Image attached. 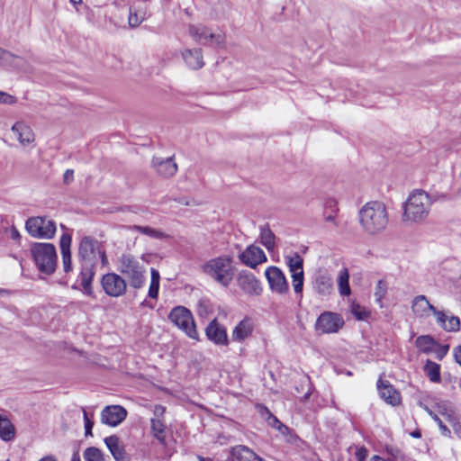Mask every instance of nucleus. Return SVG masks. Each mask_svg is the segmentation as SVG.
<instances>
[{
  "mask_svg": "<svg viewBox=\"0 0 461 461\" xmlns=\"http://www.w3.org/2000/svg\"><path fill=\"white\" fill-rule=\"evenodd\" d=\"M78 258L81 264L80 281L85 292H92L91 282L95 275V267L98 260L103 266L108 263L105 251L101 249L97 240L91 237H84L78 246Z\"/></svg>",
  "mask_w": 461,
  "mask_h": 461,
  "instance_id": "1",
  "label": "nucleus"
},
{
  "mask_svg": "<svg viewBox=\"0 0 461 461\" xmlns=\"http://www.w3.org/2000/svg\"><path fill=\"white\" fill-rule=\"evenodd\" d=\"M358 221L362 230L368 235L383 232L389 222L385 203L377 200L366 203L358 211Z\"/></svg>",
  "mask_w": 461,
  "mask_h": 461,
  "instance_id": "2",
  "label": "nucleus"
},
{
  "mask_svg": "<svg viewBox=\"0 0 461 461\" xmlns=\"http://www.w3.org/2000/svg\"><path fill=\"white\" fill-rule=\"evenodd\" d=\"M432 201L428 193L416 189L412 191L402 204L401 220L406 226L421 223L429 217Z\"/></svg>",
  "mask_w": 461,
  "mask_h": 461,
  "instance_id": "3",
  "label": "nucleus"
},
{
  "mask_svg": "<svg viewBox=\"0 0 461 461\" xmlns=\"http://www.w3.org/2000/svg\"><path fill=\"white\" fill-rule=\"evenodd\" d=\"M118 272L134 289H140L146 282L147 264L142 258L122 253L116 260Z\"/></svg>",
  "mask_w": 461,
  "mask_h": 461,
  "instance_id": "4",
  "label": "nucleus"
},
{
  "mask_svg": "<svg viewBox=\"0 0 461 461\" xmlns=\"http://www.w3.org/2000/svg\"><path fill=\"white\" fill-rule=\"evenodd\" d=\"M201 269L203 273L222 287H229L235 276L233 258L221 255L205 261Z\"/></svg>",
  "mask_w": 461,
  "mask_h": 461,
  "instance_id": "5",
  "label": "nucleus"
},
{
  "mask_svg": "<svg viewBox=\"0 0 461 461\" xmlns=\"http://www.w3.org/2000/svg\"><path fill=\"white\" fill-rule=\"evenodd\" d=\"M31 253L38 269L44 274H52L57 266L56 248L51 243L36 242Z\"/></svg>",
  "mask_w": 461,
  "mask_h": 461,
  "instance_id": "6",
  "label": "nucleus"
},
{
  "mask_svg": "<svg viewBox=\"0 0 461 461\" xmlns=\"http://www.w3.org/2000/svg\"><path fill=\"white\" fill-rule=\"evenodd\" d=\"M169 321L190 339L198 340L199 336L192 312L185 306L174 307L168 315Z\"/></svg>",
  "mask_w": 461,
  "mask_h": 461,
  "instance_id": "7",
  "label": "nucleus"
},
{
  "mask_svg": "<svg viewBox=\"0 0 461 461\" xmlns=\"http://www.w3.org/2000/svg\"><path fill=\"white\" fill-rule=\"evenodd\" d=\"M25 229L32 238L50 240L56 233V222L48 217H31L25 222Z\"/></svg>",
  "mask_w": 461,
  "mask_h": 461,
  "instance_id": "8",
  "label": "nucleus"
},
{
  "mask_svg": "<svg viewBox=\"0 0 461 461\" xmlns=\"http://www.w3.org/2000/svg\"><path fill=\"white\" fill-rule=\"evenodd\" d=\"M188 32L197 43L203 45L222 47L225 43V35L223 33L212 32L211 29L200 23L189 25Z\"/></svg>",
  "mask_w": 461,
  "mask_h": 461,
  "instance_id": "9",
  "label": "nucleus"
},
{
  "mask_svg": "<svg viewBox=\"0 0 461 461\" xmlns=\"http://www.w3.org/2000/svg\"><path fill=\"white\" fill-rule=\"evenodd\" d=\"M344 320L339 313L324 312L317 319L315 330L320 334L337 333L344 326Z\"/></svg>",
  "mask_w": 461,
  "mask_h": 461,
  "instance_id": "10",
  "label": "nucleus"
},
{
  "mask_svg": "<svg viewBox=\"0 0 461 461\" xmlns=\"http://www.w3.org/2000/svg\"><path fill=\"white\" fill-rule=\"evenodd\" d=\"M285 262L292 277V285L296 294H302L303 288V258L298 254L285 256Z\"/></svg>",
  "mask_w": 461,
  "mask_h": 461,
  "instance_id": "11",
  "label": "nucleus"
},
{
  "mask_svg": "<svg viewBox=\"0 0 461 461\" xmlns=\"http://www.w3.org/2000/svg\"><path fill=\"white\" fill-rule=\"evenodd\" d=\"M101 283L105 294L113 297L124 294L127 289L126 280L116 273L104 275Z\"/></svg>",
  "mask_w": 461,
  "mask_h": 461,
  "instance_id": "12",
  "label": "nucleus"
},
{
  "mask_svg": "<svg viewBox=\"0 0 461 461\" xmlns=\"http://www.w3.org/2000/svg\"><path fill=\"white\" fill-rule=\"evenodd\" d=\"M265 276L273 292L280 294L288 293V283L285 274L279 267L274 266L268 267L265 271Z\"/></svg>",
  "mask_w": 461,
  "mask_h": 461,
  "instance_id": "13",
  "label": "nucleus"
},
{
  "mask_svg": "<svg viewBox=\"0 0 461 461\" xmlns=\"http://www.w3.org/2000/svg\"><path fill=\"white\" fill-rule=\"evenodd\" d=\"M14 139L23 148L33 146L35 142V134L32 129L23 121L16 122L11 128Z\"/></svg>",
  "mask_w": 461,
  "mask_h": 461,
  "instance_id": "14",
  "label": "nucleus"
},
{
  "mask_svg": "<svg viewBox=\"0 0 461 461\" xmlns=\"http://www.w3.org/2000/svg\"><path fill=\"white\" fill-rule=\"evenodd\" d=\"M237 283L243 292L249 295H259L261 294L262 288L259 281L252 273L247 270L239 273Z\"/></svg>",
  "mask_w": 461,
  "mask_h": 461,
  "instance_id": "15",
  "label": "nucleus"
},
{
  "mask_svg": "<svg viewBox=\"0 0 461 461\" xmlns=\"http://www.w3.org/2000/svg\"><path fill=\"white\" fill-rule=\"evenodd\" d=\"M239 258L244 265L251 268H256L257 266L267 260L264 251L255 245L249 246L239 255Z\"/></svg>",
  "mask_w": 461,
  "mask_h": 461,
  "instance_id": "16",
  "label": "nucleus"
},
{
  "mask_svg": "<svg viewBox=\"0 0 461 461\" xmlns=\"http://www.w3.org/2000/svg\"><path fill=\"white\" fill-rule=\"evenodd\" d=\"M127 416V411L121 405H111L105 407L101 413L103 423L115 427L122 423Z\"/></svg>",
  "mask_w": 461,
  "mask_h": 461,
  "instance_id": "17",
  "label": "nucleus"
},
{
  "mask_svg": "<svg viewBox=\"0 0 461 461\" xmlns=\"http://www.w3.org/2000/svg\"><path fill=\"white\" fill-rule=\"evenodd\" d=\"M205 334L216 345L226 346L229 343L225 328L216 319L212 320L205 329Z\"/></svg>",
  "mask_w": 461,
  "mask_h": 461,
  "instance_id": "18",
  "label": "nucleus"
},
{
  "mask_svg": "<svg viewBox=\"0 0 461 461\" xmlns=\"http://www.w3.org/2000/svg\"><path fill=\"white\" fill-rule=\"evenodd\" d=\"M411 311L418 318H427L432 313L435 316V312L438 310L429 303L425 295H417L411 302Z\"/></svg>",
  "mask_w": 461,
  "mask_h": 461,
  "instance_id": "19",
  "label": "nucleus"
},
{
  "mask_svg": "<svg viewBox=\"0 0 461 461\" xmlns=\"http://www.w3.org/2000/svg\"><path fill=\"white\" fill-rule=\"evenodd\" d=\"M377 388L380 397L387 403L396 406L401 402L400 393L393 388L392 384L382 379L378 380Z\"/></svg>",
  "mask_w": 461,
  "mask_h": 461,
  "instance_id": "20",
  "label": "nucleus"
},
{
  "mask_svg": "<svg viewBox=\"0 0 461 461\" xmlns=\"http://www.w3.org/2000/svg\"><path fill=\"white\" fill-rule=\"evenodd\" d=\"M437 323L447 332H456L460 329V319L457 316L448 315L442 311L435 312Z\"/></svg>",
  "mask_w": 461,
  "mask_h": 461,
  "instance_id": "21",
  "label": "nucleus"
},
{
  "mask_svg": "<svg viewBox=\"0 0 461 461\" xmlns=\"http://www.w3.org/2000/svg\"><path fill=\"white\" fill-rule=\"evenodd\" d=\"M152 166L158 174L164 177H171L177 171V165L175 163L172 158L166 159L154 158L152 160Z\"/></svg>",
  "mask_w": 461,
  "mask_h": 461,
  "instance_id": "22",
  "label": "nucleus"
},
{
  "mask_svg": "<svg viewBox=\"0 0 461 461\" xmlns=\"http://www.w3.org/2000/svg\"><path fill=\"white\" fill-rule=\"evenodd\" d=\"M253 330V321L249 318H245L233 329L231 334L232 339L234 341L242 342L252 335Z\"/></svg>",
  "mask_w": 461,
  "mask_h": 461,
  "instance_id": "23",
  "label": "nucleus"
},
{
  "mask_svg": "<svg viewBox=\"0 0 461 461\" xmlns=\"http://www.w3.org/2000/svg\"><path fill=\"white\" fill-rule=\"evenodd\" d=\"M63 269L66 273L72 271V259H71V236L68 233L62 234L59 241Z\"/></svg>",
  "mask_w": 461,
  "mask_h": 461,
  "instance_id": "24",
  "label": "nucleus"
},
{
  "mask_svg": "<svg viewBox=\"0 0 461 461\" xmlns=\"http://www.w3.org/2000/svg\"><path fill=\"white\" fill-rule=\"evenodd\" d=\"M313 287L320 294H330L333 290V280L331 276L324 272L319 273L313 281Z\"/></svg>",
  "mask_w": 461,
  "mask_h": 461,
  "instance_id": "25",
  "label": "nucleus"
},
{
  "mask_svg": "<svg viewBox=\"0 0 461 461\" xmlns=\"http://www.w3.org/2000/svg\"><path fill=\"white\" fill-rule=\"evenodd\" d=\"M182 57L185 64L192 69H199L204 65L200 49H186L182 52Z\"/></svg>",
  "mask_w": 461,
  "mask_h": 461,
  "instance_id": "26",
  "label": "nucleus"
},
{
  "mask_svg": "<svg viewBox=\"0 0 461 461\" xmlns=\"http://www.w3.org/2000/svg\"><path fill=\"white\" fill-rule=\"evenodd\" d=\"M104 443L116 461H124V448L117 436L106 437Z\"/></svg>",
  "mask_w": 461,
  "mask_h": 461,
  "instance_id": "27",
  "label": "nucleus"
},
{
  "mask_svg": "<svg viewBox=\"0 0 461 461\" xmlns=\"http://www.w3.org/2000/svg\"><path fill=\"white\" fill-rule=\"evenodd\" d=\"M233 456L238 461H265L258 456L253 450L246 446H237L233 448Z\"/></svg>",
  "mask_w": 461,
  "mask_h": 461,
  "instance_id": "28",
  "label": "nucleus"
},
{
  "mask_svg": "<svg viewBox=\"0 0 461 461\" xmlns=\"http://www.w3.org/2000/svg\"><path fill=\"white\" fill-rule=\"evenodd\" d=\"M14 427L6 416L0 413V438L9 441L14 438Z\"/></svg>",
  "mask_w": 461,
  "mask_h": 461,
  "instance_id": "29",
  "label": "nucleus"
},
{
  "mask_svg": "<svg viewBox=\"0 0 461 461\" xmlns=\"http://www.w3.org/2000/svg\"><path fill=\"white\" fill-rule=\"evenodd\" d=\"M349 273L348 268H342L338 276V288L340 295L348 296L351 294V289L349 286Z\"/></svg>",
  "mask_w": 461,
  "mask_h": 461,
  "instance_id": "30",
  "label": "nucleus"
},
{
  "mask_svg": "<svg viewBox=\"0 0 461 461\" xmlns=\"http://www.w3.org/2000/svg\"><path fill=\"white\" fill-rule=\"evenodd\" d=\"M24 60L18 56L12 54L0 48V65H9L16 68H22Z\"/></svg>",
  "mask_w": 461,
  "mask_h": 461,
  "instance_id": "31",
  "label": "nucleus"
},
{
  "mask_svg": "<svg viewBox=\"0 0 461 461\" xmlns=\"http://www.w3.org/2000/svg\"><path fill=\"white\" fill-rule=\"evenodd\" d=\"M276 236L268 226H262L260 228V241L268 251L274 250L276 247Z\"/></svg>",
  "mask_w": 461,
  "mask_h": 461,
  "instance_id": "32",
  "label": "nucleus"
},
{
  "mask_svg": "<svg viewBox=\"0 0 461 461\" xmlns=\"http://www.w3.org/2000/svg\"><path fill=\"white\" fill-rule=\"evenodd\" d=\"M435 339L429 335L419 336L416 339V347L424 353H431L436 347Z\"/></svg>",
  "mask_w": 461,
  "mask_h": 461,
  "instance_id": "33",
  "label": "nucleus"
},
{
  "mask_svg": "<svg viewBox=\"0 0 461 461\" xmlns=\"http://www.w3.org/2000/svg\"><path fill=\"white\" fill-rule=\"evenodd\" d=\"M159 282H160V275L159 272L155 269L151 268L150 270V285L149 287V297L152 299H157L158 296V291H159Z\"/></svg>",
  "mask_w": 461,
  "mask_h": 461,
  "instance_id": "34",
  "label": "nucleus"
},
{
  "mask_svg": "<svg viewBox=\"0 0 461 461\" xmlns=\"http://www.w3.org/2000/svg\"><path fill=\"white\" fill-rule=\"evenodd\" d=\"M130 230H135L140 231V233L147 235L149 237L154 238V239H166L167 237V234L162 232L161 230L153 229L149 226H139V225H133L128 227Z\"/></svg>",
  "mask_w": 461,
  "mask_h": 461,
  "instance_id": "35",
  "label": "nucleus"
},
{
  "mask_svg": "<svg viewBox=\"0 0 461 461\" xmlns=\"http://www.w3.org/2000/svg\"><path fill=\"white\" fill-rule=\"evenodd\" d=\"M424 370L431 382L438 383L440 381V366L438 364L428 360Z\"/></svg>",
  "mask_w": 461,
  "mask_h": 461,
  "instance_id": "36",
  "label": "nucleus"
},
{
  "mask_svg": "<svg viewBox=\"0 0 461 461\" xmlns=\"http://www.w3.org/2000/svg\"><path fill=\"white\" fill-rule=\"evenodd\" d=\"M85 461H105L104 455L101 449L95 447H89L83 453Z\"/></svg>",
  "mask_w": 461,
  "mask_h": 461,
  "instance_id": "37",
  "label": "nucleus"
},
{
  "mask_svg": "<svg viewBox=\"0 0 461 461\" xmlns=\"http://www.w3.org/2000/svg\"><path fill=\"white\" fill-rule=\"evenodd\" d=\"M165 425L162 420L159 419H152L151 420V429L154 437L158 439L160 442H164L165 440Z\"/></svg>",
  "mask_w": 461,
  "mask_h": 461,
  "instance_id": "38",
  "label": "nucleus"
},
{
  "mask_svg": "<svg viewBox=\"0 0 461 461\" xmlns=\"http://www.w3.org/2000/svg\"><path fill=\"white\" fill-rule=\"evenodd\" d=\"M145 20V14L140 11L130 9L128 23L131 28L138 27Z\"/></svg>",
  "mask_w": 461,
  "mask_h": 461,
  "instance_id": "39",
  "label": "nucleus"
},
{
  "mask_svg": "<svg viewBox=\"0 0 461 461\" xmlns=\"http://www.w3.org/2000/svg\"><path fill=\"white\" fill-rule=\"evenodd\" d=\"M437 412L443 416L446 421H449L451 418L456 417L454 411L449 407L447 402H438L436 405Z\"/></svg>",
  "mask_w": 461,
  "mask_h": 461,
  "instance_id": "40",
  "label": "nucleus"
},
{
  "mask_svg": "<svg viewBox=\"0 0 461 461\" xmlns=\"http://www.w3.org/2000/svg\"><path fill=\"white\" fill-rule=\"evenodd\" d=\"M387 293V284L384 280H379L375 286V291L374 294V296L375 298V302L380 304L382 307V301L384 298L385 294Z\"/></svg>",
  "mask_w": 461,
  "mask_h": 461,
  "instance_id": "41",
  "label": "nucleus"
},
{
  "mask_svg": "<svg viewBox=\"0 0 461 461\" xmlns=\"http://www.w3.org/2000/svg\"><path fill=\"white\" fill-rule=\"evenodd\" d=\"M351 313L359 321H364L367 318L368 312L365 308L361 307L359 304L353 303L351 305Z\"/></svg>",
  "mask_w": 461,
  "mask_h": 461,
  "instance_id": "42",
  "label": "nucleus"
},
{
  "mask_svg": "<svg viewBox=\"0 0 461 461\" xmlns=\"http://www.w3.org/2000/svg\"><path fill=\"white\" fill-rule=\"evenodd\" d=\"M449 349V346L448 345H438V343H436V347L434 348V351H432L433 353H435L436 355V357L438 359V360H441L447 353Z\"/></svg>",
  "mask_w": 461,
  "mask_h": 461,
  "instance_id": "43",
  "label": "nucleus"
},
{
  "mask_svg": "<svg viewBox=\"0 0 461 461\" xmlns=\"http://www.w3.org/2000/svg\"><path fill=\"white\" fill-rule=\"evenodd\" d=\"M448 424L452 427L454 433L458 438H461V424L458 421L457 417L451 418Z\"/></svg>",
  "mask_w": 461,
  "mask_h": 461,
  "instance_id": "44",
  "label": "nucleus"
},
{
  "mask_svg": "<svg viewBox=\"0 0 461 461\" xmlns=\"http://www.w3.org/2000/svg\"><path fill=\"white\" fill-rule=\"evenodd\" d=\"M17 101L16 97L5 92L0 91V104H14Z\"/></svg>",
  "mask_w": 461,
  "mask_h": 461,
  "instance_id": "45",
  "label": "nucleus"
},
{
  "mask_svg": "<svg viewBox=\"0 0 461 461\" xmlns=\"http://www.w3.org/2000/svg\"><path fill=\"white\" fill-rule=\"evenodd\" d=\"M355 455L357 461H366L368 450L364 446L357 447Z\"/></svg>",
  "mask_w": 461,
  "mask_h": 461,
  "instance_id": "46",
  "label": "nucleus"
},
{
  "mask_svg": "<svg viewBox=\"0 0 461 461\" xmlns=\"http://www.w3.org/2000/svg\"><path fill=\"white\" fill-rule=\"evenodd\" d=\"M84 420H85L86 435V436L91 435L94 422L89 419L87 412L86 411H84Z\"/></svg>",
  "mask_w": 461,
  "mask_h": 461,
  "instance_id": "47",
  "label": "nucleus"
},
{
  "mask_svg": "<svg viewBox=\"0 0 461 461\" xmlns=\"http://www.w3.org/2000/svg\"><path fill=\"white\" fill-rule=\"evenodd\" d=\"M9 234L12 240L20 242L22 236L16 227L12 226L9 230Z\"/></svg>",
  "mask_w": 461,
  "mask_h": 461,
  "instance_id": "48",
  "label": "nucleus"
},
{
  "mask_svg": "<svg viewBox=\"0 0 461 461\" xmlns=\"http://www.w3.org/2000/svg\"><path fill=\"white\" fill-rule=\"evenodd\" d=\"M438 425L439 427V429L441 431V434L445 437L450 438L451 437V431L450 429L444 424L443 420H439L438 422Z\"/></svg>",
  "mask_w": 461,
  "mask_h": 461,
  "instance_id": "49",
  "label": "nucleus"
},
{
  "mask_svg": "<svg viewBox=\"0 0 461 461\" xmlns=\"http://www.w3.org/2000/svg\"><path fill=\"white\" fill-rule=\"evenodd\" d=\"M74 178V170L72 169H67L63 176L64 183L69 184L73 181Z\"/></svg>",
  "mask_w": 461,
  "mask_h": 461,
  "instance_id": "50",
  "label": "nucleus"
},
{
  "mask_svg": "<svg viewBox=\"0 0 461 461\" xmlns=\"http://www.w3.org/2000/svg\"><path fill=\"white\" fill-rule=\"evenodd\" d=\"M268 423L276 429L277 427H279V424H283L276 417L273 416L272 414H269Z\"/></svg>",
  "mask_w": 461,
  "mask_h": 461,
  "instance_id": "51",
  "label": "nucleus"
},
{
  "mask_svg": "<svg viewBox=\"0 0 461 461\" xmlns=\"http://www.w3.org/2000/svg\"><path fill=\"white\" fill-rule=\"evenodd\" d=\"M454 357L456 361L461 366V346L454 348Z\"/></svg>",
  "mask_w": 461,
  "mask_h": 461,
  "instance_id": "52",
  "label": "nucleus"
},
{
  "mask_svg": "<svg viewBox=\"0 0 461 461\" xmlns=\"http://www.w3.org/2000/svg\"><path fill=\"white\" fill-rule=\"evenodd\" d=\"M277 430H279L283 435H286L289 432V428L284 424H279Z\"/></svg>",
  "mask_w": 461,
  "mask_h": 461,
  "instance_id": "53",
  "label": "nucleus"
},
{
  "mask_svg": "<svg viewBox=\"0 0 461 461\" xmlns=\"http://www.w3.org/2000/svg\"><path fill=\"white\" fill-rule=\"evenodd\" d=\"M39 461H58V460L52 456H46L41 458Z\"/></svg>",
  "mask_w": 461,
  "mask_h": 461,
  "instance_id": "54",
  "label": "nucleus"
},
{
  "mask_svg": "<svg viewBox=\"0 0 461 461\" xmlns=\"http://www.w3.org/2000/svg\"><path fill=\"white\" fill-rule=\"evenodd\" d=\"M370 461H392L391 459L385 460L383 457L379 456H373L370 459Z\"/></svg>",
  "mask_w": 461,
  "mask_h": 461,
  "instance_id": "55",
  "label": "nucleus"
},
{
  "mask_svg": "<svg viewBox=\"0 0 461 461\" xmlns=\"http://www.w3.org/2000/svg\"><path fill=\"white\" fill-rule=\"evenodd\" d=\"M430 417L438 423L439 422V420H441V419L438 417V412H435L433 411L432 414L430 415Z\"/></svg>",
  "mask_w": 461,
  "mask_h": 461,
  "instance_id": "56",
  "label": "nucleus"
},
{
  "mask_svg": "<svg viewBox=\"0 0 461 461\" xmlns=\"http://www.w3.org/2000/svg\"><path fill=\"white\" fill-rule=\"evenodd\" d=\"M164 412V408L161 407V406H157L156 409H155V413L156 414H158V413H163Z\"/></svg>",
  "mask_w": 461,
  "mask_h": 461,
  "instance_id": "57",
  "label": "nucleus"
},
{
  "mask_svg": "<svg viewBox=\"0 0 461 461\" xmlns=\"http://www.w3.org/2000/svg\"><path fill=\"white\" fill-rule=\"evenodd\" d=\"M179 203H182V204H185V205H186V206H189V205H191V204H192V203H191L187 199H185V198H184V199L180 200V201H179Z\"/></svg>",
  "mask_w": 461,
  "mask_h": 461,
  "instance_id": "58",
  "label": "nucleus"
},
{
  "mask_svg": "<svg viewBox=\"0 0 461 461\" xmlns=\"http://www.w3.org/2000/svg\"><path fill=\"white\" fill-rule=\"evenodd\" d=\"M411 436H412L413 438H420V432L419 430L413 431V432L411 433Z\"/></svg>",
  "mask_w": 461,
  "mask_h": 461,
  "instance_id": "59",
  "label": "nucleus"
},
{
  "mask_svg": "<svg viewBox=\"0 0 461 461\" xmlns=\"http://www.w3.org/2000/svg\"><path fill=\"white\" fill-rule=\"evenodd\" d=\"M424 410L427 411V413L430 416L434 411L430 410L427 406H423Z\"/></svg>",
  "mask_w": 461,
  "mask_h": 461,
  "instance_id": "60",
  "label": "nucleus"
},
{
  "mask_svg": "<svg viewBox=\"0 0 461 461\" xmlns=\"http://www.w3.org/2000/svg\"><path fill=\"white\" fill-rule=\"evenodd\" d=\"M71 4L73 5H77V4H79L81 3V0H69Z\"/></svg>",
  "mask_w": 461,
  "mask_h": 461,
  "instance_id": "61",
  "label": "nucleus"
},
{
  "mask_svg": "<svg viewBox=\"0 0 461 461\" xmlns=\"http://www.w3.org/2000/svg\"><path fill=\"white\" fill-rule=\"evenodd\" d=\"M8 294V292L4 289H0V294Z\"/></svg>",
  "mask_w": 461,
  "mask_h": 461,
  "instance_id": "62",
  "label": "nucleus"
},
{
  "mask_svg": "<svg viewBox=\"0 0 461 461\" xmlns=\"http://www.w3.org/2000/svg\"><path fill=\"white\" fill-rule=\"evenodd\" d=\"M71 461H80L79 457L74 456Z\"/></svg>",
  "mask_w": 461,
  "mask_h": 461,
  "instance_id": "63",
  "label": "nucleus"
},
{
  "mask_svg": "<svg viewBox=\"0 0 461 461\" xmlns=\"http://www.w3.org/2000/svg\"><path fill=\"white\" fill-rule=\"evenodd\" d=\"M199 460H200V461H210V460H206V459H204V458H203V457H201V456L199 457Z\"/></svg>",
  "mask_w": 461,
  "mask_h": 461,
  "instance_id": "64",
  "label": "nucleus"
}]
</instances>
